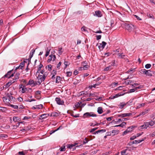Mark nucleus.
Masks as SVG:
<instances>
[{"instance_id": "f257e3e1", "label": "nucleus", "mask_w": 155, "mask_h": 155, "mask_svg": "<svg viewBox=\"0 0 155 155\" xmlns=\"http://www.w3.org/2000/svg\"><path fill=\"white\" fill-rule=\"evenodd\" d=\"M47 74L48 73L47 72H46L43 75L41 74L38 75V76L37 77V78L38 80L37 82L38 83V85H40L42 81H45Z\"/></svg>"}, {"instance_id": "f03ea898", "label": "nucleus", "mask_w": 155, "mask_h": 155, "mask_svg": "<svg viewBox=\"0 0 155 155\" xmlns=\"http://www.w3.org/2000/svg\"><path fill=\"white\" fill-rule=\"evenodd\" d=\"M21 88V92L22 93H24L26 92V93L29 92L31 93L32 92L31 88H26L25 86H23V87L21 86L20 88Z\"/></svg>"}, {"instance_id": "7ed1b4c3", "label": "nucleus", "mask_w": 155, "mask_h": 155, "mask_svg": "<svg viewBox=\"0 0 155 155\" xmlns=\"http://www.w3.org/2000/svg\"><path fill=\"white\" fill-rule=\"evenodd\" d=\"M97 116V115L94 114L93 112H86L83 115V117L84 118H89L91 117H96Z\"/></svg>"}, {"instance_id": "20e7f679", "label": "nucleus", "mask_w": 155, "mask_h": 155, "mask_svg": "<svg viewBox=\"0 0 155 155\" xmlns=\"http://www.w3.org/2000/svg\"><path fill=\"white\" fill-rule=\"evenodd\" d=\"M151 71L150 70H147L145 69H142L140 71V73L142 74H146L148 76H151L152 74L150 73Z\"/></svg>"}, {"instance_id": "39448f33", "label": "nucleus", "mask_w": 155, "mask_h": 155, "mask_svg": "<svg viewBox=\"0 0 155 155\" xmlns=\"http://www.w3.org/2000/svg\"><path fill=\"white\" fill-rule=\"evenodd\" d=\"M125 27L126 29L129 31H132L133 27L134 28H136V26L132 24H126Z\"/></svg>"}, {"instance_id": "423d86ee", "label": "nucleus", "mask_w": 155, "mask_h": 155, "mask_svg": "<svg viewBox=\"0 0 155 155\" xmlns=\"http://www.w3.org/2000/svg\"><path fill=\"white\" fill-rule=\"evenodd\" d=\"M106 44L107 43L106 42L102 41V43L97 44V45L98 46V47L100 50H102L104 48Z\"/></svg>"}, {"instance_id": "0eeeda50", "label": "nucleus", "mask_w": 155, "mask_h": 155, "mask_svg": "<svg viewBox=\"0 0 155 155\" xmlns=\"http://www.w3.org/2000/svg\"><path fill=\"white\" fill-rule=\"evenodd\" d=\"M55 100L56 101L58 105H63L64 104V101L61 100L60 98L56 97Z\"/></svg>"}, {"instance_id": "6e6552de", "label": "nucleus", "mask_w": 155, "mask_h": 155, "mask_svg": "<svg viewBox=\"0 0 155 155\" xmlns=\"http://www.w3.org/2000/svg\"><path fill=\"white\" fill-rule=\"evenodd\" d=\"M27 85H32V86L34 87L37 85H38V83L37 82L31 79L29 81Z\"/></svg>"}, {"instance_id": "1a4fd4ad", "label": "nucleus", "mask_w": 155, "mask_h": 155, "mask_svg": "<svg viewBox=\"0 0 155 155\" xmlns=\"http://www.w3.org/2000/svg\"><path fill=\"white\" fill-rule=\"evenodd\" d=\"M56 59V57L55 55L51 54L49 56V58L47 62H50L51 61H55Z\"/></svg>"}, {"instance_id": "9d476101", "label": "nucleus", "mask_w": 155, "mask_h": 155, "mask_svg": "<svg viewBox=\"0 0 155 155\" xmlns=\"http://www.w3.org/2000/svg\"><path fill=\"white\" fill-rule=\"evenodd\" d=\"M9 99V97H7V96L3 97L4 102L6 104H10L11 103V101H10Z\"/></svg>"}, {"instance_id": "9b49d317", "label": "nucleus", "mask_w": 155, "mask_h": 155, "mask_svg": "<svg viewBox=\"0 0 155 155\" xmlns=\"http://www.w3.org/2000/svg\"><path fill=\"white\" fill-rule=\"evenodd\" d=\"M43 105L41 104H39L37 105H35L33 106L32 109H37L38 110L41 109L42 108Z\"/></svg>"}, {"instance_id": "f8f14e48", "label": "nucleus", "mask_w": 155, "mask_h": 155, "mask_svg": "<svg viewBox=\"0 0 155 155\" xmlns=\"http://www.w3.org/2000/svg\"><path fill=\"white\" fill-rule=\"evenodd\" d=\"M95 15L98 17H101L102 16L101 12L99 10L96 11L95 12Z\"/></svg>"}, {"instance_id": "ddd939ff", "label": "nucleus", "mask_w": 155, "mask_h": 155, "mask_svg": "<svg viewBox=\"0 0 155 155\" xmlns=\"http://www.w3.org/2000/svg\"><path fill=\"white\" fill-rule=\"evenodd\" d=\"M6 96H7V97H9V100L11 101V103L12 101L13 102L14 101V99L15 98L13 97L12 95L11 94H6Z\"/></svg>"}, {"instance_id": "4468645a", "label": "nucleus", "mask_w": 155, "mask_h": 155, "mask_svg": "<svg viewBox=\"0 0 155 155\" xmlns=\"http://www.w3.org/2000/svg\"><path fill=\"white\" fill-rule=\"evenodd\" d=\"M128 151L127 149L123 150L121 152V155H130L129 153L127 152Z\"/></svg>"}, {"instance_id": "2eb2a0df", "label": "nucleus", "mask_w": 155, "mask_h": 155, "mask_svg": "<svg viewBox=\"0 0 155 155\" xmlns=\"http://www.w3.org/2000/svg\"><path fill=\"white\" fill-rule=\"evenodd\" d=\"M129 119V118L128 117L123 118L122 119H119L116 122L117 123H119L120 121H124L126 120H127Z\"/></svg>"}, {"instance_id": "dca6fc26", "label": "nucleus", "mask_w": 155, "mask_h": 155, "mask_svg": "<svg viewBox=\"0 0 155 155\" xmlns=\"http://www.w3.org/2000/svg\"><path fill=\"white\" fill-rule=\"evenodd\" d=\"M77 144L76 143L75 144H68V145L67 147L70 149L72 148L73 150H75V148L74 147H75V145Z\"/></svg>"}, {"instance_id": "f3484780", "label": "nucleus", "mask_w": 155, "mask_h": 155, "mask_svg": "<svg viewBox=\"0 0 155 155\" xmlns=\"http://www.w3.org/2000/svg\"><path fill=\"white\" fill-rule=\"evenodd\" d=\"M126 105H127L126 103L123 102L120 103L118 105L119 106V108H120L122 109Z\"/></svg>"}, {"instance_id": "a211bd4d", "label": "nucleus", "mask_w": 155, "mask_h": 155, "mask_svg": "<svg viewBox=\"0 0 155 155\" xmlns=\"http://www.w3.org/2000/svg\"><path fill=\"white\" fill-rule=\"evenodd\" d=\"M123 54V53L122 52L118 53L117 54L118 56V58H124V57L125 56V55Z\"/></svg>"}, {"instance_id": "6ab92c4d", "label": "nucleus", "mask_w": 155, "mask_h": 155, "mask_svg": "<svg viewBox=\"0 0 155 155\" xmlns=\"http://www.w3.org/2000/svg\"><path fill=\"white\" fill-rule=\"evenodd\" d=\"M49 116H50V114H45L41 115L40 117H41L42 119H43Z\"/></svg>"}, {"instance_id": "aec40b11", "label": "nucleus", "mask_w": 155, "mask_h": 155, "mask_svg": "<svg viewBox=\"0 0 155 155\" xmlns=\"http://www.w3.org/2000/svg\"><path fill=\"white\" fill-rule=\"evenodd\" d=\"M148 110H145L144 111L141 112L139 115L137 116V117L139 116L140 115H144L146 114H147L148 113Z\"/></svg>"}, {"instance_id": "412c9836", "label": "nucleus", "mask_w": 155, "mask_h": 155, "mask_svg": "<svg viewBox=\"0 0 155 155\" xmlns=\"http://www.w3.org/2000/svg\"><path fill=\"white\" fill-rule=\"evenodd\" d=\"M51 117H57L59 115V114L56 112H53L51 114H50Z\"/></svg>"}, {"instance_id": "4be33fe9", "label": "nucleus", "mask_w": 155, "mask_h": 155, "mask_svg": "<svg viewBox=\"0 0 155 155\" xmlns=\"http://www.w3.org/2000/svg\"><path fill=\"white\" fill-rule=\"evenodd\" d=\"M97 112L98 114H101L103 112L102 108L101 107H99L97 108Z\"/></svg>"}, {"instance_id": "5701e85b", "label": "nucleus", "mask_w": 155, "mask_h": 155, "mask_svg": "<svg viewBox=\"0 0 155 155\" xmlns=\"http://www.w3.org/2000/svg\"><path fill=\"white\" fill-rule=\"evenodd\" d=\"M61 79L59 76H57L55 79V82L56 83H59L61 81Z\"/></svg>"}, {"instance_id": "b1692460", "label": "nucleus", "mask_w": 155, "mask_h": 155, "mask_svg": "<svg viewBox=\"0 0 155 155\" xmlns=\"http://www.w3.org/2000/svg\"><path fill=\"white\" fill-rule=\"evenodd\" d=\"M58 54L59 55H61L63 53V50L62 49V48L61 47H59L58 48Z\"/></svg>"}, {"instance_id": "393cba45", "label": "nucleus", "mask_w": 155, "mask_h": 155, "mask_svg": "<svg viewBox=\"0 0 155 155\" xmlns=\"http://www.w3.org/2000/svg\"><path fill=\"white\" fill-rule=\"evenodd\" d=\"M7 110L6 107H0V110L2 112H5Z\"/></svg>"}, {"instance_id": "a878e982", "label": "nucleus", "mask_w": 155, "mask_h": 155, "mask_svg": "<svg viewBox=\"0 0 155 155\" xmlns=\"http://www.w3.org/2000/svg\"><path fill=\"white\" fill-rule=\"evenodd\" d=\"M134 81L132 80L127 81L124 82V83L126 85L130 84L131 83H133Z\"/></svg>"}, {"instance_id": "bb28decb", "label": "nucleus", "mask_w": 155, "mask_h": 155, "mask_svg": "<svg viewBox=\"0 0 155 155\" xmlns=\"http://www.w3.org/2000/svg\"><path fill=\"white\" fill-rule=\"evenodd\" d=\"M126 124V123L125 122H123L122 123V124L118 125L115 126L114 127H123L124 126H125V125Z\"/></svg>"}, {"instance_id": "cd10ccee", "label": "nucleus", "mask_w": 155, "mask_h": 155, "mask_svg": "<svg viewBox=\"0 0 155 155\" xmlns=\"http://www.w3.org/2000/svg\"><path fill=\"white\" fill-rule=\"evenodd\" d=\"M145 105V104L142 103L140 104H138V105L136 107V109H138L140 107H143Z\"/></svg>"}, {"instance_id": "c85d7f7f", "label": "nucleus", "mask_w": 155, "mask_h": 155, "mask_svg": "<svg viewBox=\"0 0 155 155\" xmlns=\"http://www.w3.org/2000/svg\"><path fill=\"white\" fill-rule=\"evenodd\" d=\"M134 99H130L128 102H127L126 103L127 105L128 106H130L132 104L133 101Z\"/></svg>"}, {"instance_id": "c756f323", "label": "nucleus", "mask_w": 155, "mask_h": 155, "mask_svg": "<svg viewBox=\"0 0 155 155\" xmlns=\"http://www.w3.org/2000/svg\"><path fill=\"white\" fill-rule=\"evenodd\" d=\"M35 50L34 49H33L31 51L30 53V58H31L33 56V54L35 53Z\"/></svg>"}, {"instance_id": "7c9ffc66", "label": "nucleus", "mask_w": 155, "mask_h": 155, "mask_svg": "<svg viewBox=\"0 0 155 155\" xmlns=\"http://www.w3.org/2000/svg\"><path fill=\"white\" fill-rule=\"evenodd\" d=\"M20 74L19 73H17L15 76V78H14L15 80L16 81L17 80L19 79V76H20Z\"/></svg>"}, {"instance_id": "2f4dec72", "label": "nucleus", "mask_w": 155, "mask_h": 155, "mask_svg": "<svg viewBox=\"0 0 155 155\" xmlns=\"http://www.w3.org/2000/svg\"><path fill=\"white\" fill-rule=\"evenodd\" d=\"M118 132V130H113L112 131V133L113 134V135H115L116 134H117Z\"/></svg>"}, {"instance_id": "473e14b6", "label": "nucleus", "mask_w": 155, "mask_h": 155, "mask_svg": "<svg viewBox=\"0 0 155 155\" xmlns=\"http://www.w3.org/2000/svg\"><path fill=\"white\" fill-rule=\"evenodd\" d=\"M13 120L14 121L16 122L18 121L19 120V118L18 117H13Z\"/></svg>"}, {"instance_id": "72a5a7b5", "label": "nucleus", "mask_w": 155, "mask_h": 155, "mask_svg": "<svg viewBox=\"0 0 155 155\" xmlns=\"http://www.w3.org/2000/svg\"><path fill=\"white\" fill-rule=\"evenodd\" d=\"M66 76L67 77H70L72 74V72L71 71H68L66 73Z\"/></svg>"}, {"instance_id": "f704fd0d", "label": "nucleus", "mask_w": 155, "mask_h": 155, "mask_svg": "<svg viewBox=\"0 0 155 155\" xmlns=\"http://www.w3.org/2000/svg\"><path fill=\"white\" fill-rule=\"evenodd\" d=\"M130 127H129L127 129V130H125L123 133V135H125V134H127V133L129 132H130V130H128L129 129H130Z\"/></svg>"}, {"instance_id": "c9c22d12", "label": "nucleus", "mask_w": 155, "mask_h": 155, "mask_svg": "<svg viewBox=\"0 0 155 155\" xmlns=\"http://www.w3.org/2000/svg\"><path fill=\"white\" fill-rule=\"evenodd\" d=\"M25 65L24 62H21L19 65V67H20V69H22V68L24 67Z\"/></svg>"}, {"instance_id": "e433bc0d", "label": "nucleus", "mask_w": 155, "mask_h": 155, "mask_svg": "<svg viewBox=\"0 0 155 155\" xmlns=\"http://www.w3.org/2000/svg\"><path fill=\"white\" fill-rule=\"evenodd\" d=\"M114 51L117 52V53H121L122 52V50L120 48H119V49H117L115 50V51Z\"/></svg>"}, {"instance_id": "4c0bfd02", "label": "nucleus", "mask_w": 155, "mask_h": 155, "mask_svg": "<svg viewBox=\"0 0 155 155\" xmlns=\"http://www.w3.org/2000/svg\"><path fill=\"white\" fill-rule=\"evenodd\" d=\"M89 140L87 138H85L84 139V140H83V144H84L87 143L89 141Z\"/></svg>"}, {"instance_id": "58836bf2", "label": "nucleus", "mask_w": 155, "mask_h": 155, "mask_svg": "<svg viewBox=\"0 0 155 155\" xmlns=\"http://www.w3.org/2000/svg\"><path fill=\"white\" fill-rule=\"evenodd\" d=\"M10 106L15 109H17L18 108V107L17 105H14L13 104H10Z\"/></svg>"}, {"instance_id": "ea45409f", "label": "nucleus", "mask_w": 155, "mask_h": 155, "mask_svg": "<svg viewBox=\"0 0 155 155\" xmlns=\"http://www.w3.org/2000/svg\"><path fill=\"white\" fill-rule=\"evenodd\" d=\"M11 83L10 82H8L5 85V88H8V87H9L11 85Z\"/></svg>"}, {"instance_id": "a19ab883", "label": "nucleus", "mask_w": 155, "mask_h": 155, "mask_svg": "<svg viewBox=\"0 0 155 155\" xmlns=\"http://www.w3.org/2000/svg\"><path fill=\"white\" fill-rule=\"evenodd\" d=\"M60 150L61 151H65V148L64 146H63L61 147L60 148Z\"/></svg>"}, {"instance_id": "79ce46f5", "label": "nucleus", "mask_w": 155, "mask_h": 155, "mask_svg": "<svg viewBox=\"0 0 155 155\" xmlns=\"http://www.w3.org/2000/svg\"><path fill=\"white\" fill-rule=\"evenodd\" d=\"M144 140H135L134 141L135 142V144H137L139 143L142 141H143Z\"/></svg>"}, {"instance_id": "37998d69", "label": "nucleus", "mask_w": 155, "mask_h": 155, "mask_svg": "<svg viewBox=\"0 0 155 155\" xmlns=\"http://www.w3.org/2000/svg\"><path fill=\"white\" fill-rule=\"evenodd\" d=\"M97 93H94L93 94L90 93L89 95V97L92 96H96L97 95Z\"/></svg>"}, {"instance_id": "c03bdc74", "label": "nucleus", "mask_w": 155, "mask_h": 155, "mask_svg": "<svg viewBox=\"0 0 155 155\" xmlns=\"http://www.w3.org/2000/svg\"><path fill=\"white\" fill-rule=\"evenodd\" d=\"M151 65L150 64H147L145 65V68L147 69L151 67Z\"/></svg>"}, {"instance_id": "a18cd8bd", "label": "nucleus", "mask_w": 155, "mask_h": 155, "mask_svg": "<svg viewBox=\"0 0 155 155\" xmlns=\"http://www.w3.org/2000/svg\"><path fill=\"white\" fill-rule=\"evenodd\" d=\"M98 128V127H95L94 128L92 129L91 130H90L89 131L90 133H92L94 132V131L97 130Z\"/></svg>"}, {"instance_id": "49530a36", "label": "nucleus", "mask_w": 155, "mask_h": 155, "mask_svg": "<svg viewBox=\"0 0 155 155\" xmlns=\"http://www.w3.org/2000/svg\"><path fill=\"white\" fill-rule=\"evenodd\" d=\"M89 67V66L87 65H84L83 67V69L84 70H87V69Z\"/></svg>"}, {"instance_id": "de8ad7c7", "label": "nucleus", "mask_w": 155, "mask_h": 155, "mask_svg": "<svg viewBox=\"0 0 155 155\" xmlns=\"http://www.w3.org/2000/svg\"><path fill=\"white\" fill-rule=\"evenodd\" d=\"M148 123L149 124V126L150 125V126H152L154 124V122L153 121H151L150 122H148Z\"/></svg>"}, {"instance_id": "09e8293b", "label": "nucleus", "mask_w": 155, "mask_h": 155, "mask_svg": "<svg viewBox=\"0 0 155 155\" xmlns=\"http://www.w3.org/2000/svg\"><path fill=\"white\" fill-rule=\"evenodd\" d=\"M136 91H137V88H134V89H130L129 90V92L130 93H132V92H133Z\"/></svg>"}, {"instance_id": "8fccbe9b", "label": "nucleus", "mask_w": 155, "mask_h": 155, "mask_svg": "<svg viewBox=\"0 0 155 155\" xmlns=\"http://www.w3.org/2000/svg\"><path fill=\"white\" fill-rule=\"evenodd\" d=\"M125 117H129L132 115V114L130 113H124Z\"/></svg>"}, {"instance_id": "3c124183", "label": "nucleus", "mask_w": 155, "mask_h": 155, "mask_svg": "<svg viewBox=\"0 0 155 155\" xmlns=\"http://www.w3.org/2000/svg\"><path fill=\"white\" fill-rule=\"evenodd\" d=\"M122 94H121L118 93V94H116L115 96H114V98H117L120 96H122Z\"/></svg>"}, {"instance_id": "603ef678", "label": "nucleus", "mask_w": 155, "mask_h": 155, "mask_svg": "<svg viewBox=\"0 0 155 155\" xmlns=\"http://www.w3.org/2000/svg\"><path fill=\"white\" fill-rule=\"evenodd\" d=\"M48 70L49 71H51L52 70V66L51 65H49L48 66Z\"/></svg>"}, {"instance_id": "864d4df0", "label": "nucleus", "mask_w": 155, "mask_h": 155, "mask_svg": "<svg viewBox=\"0 0 155 155\" xmlns=\"http://www.w3.org/2000/svg\"><path fill=\"white\" fill-rule=\"evenodd\" d=\"M97 132H98L99 133H104L106 132V130L105 129H102L99 130H97Z\"/></svg>"}, {"instance_id": "5fc2aeb1", "label": "nucleus", "mask_w": 155, "mask_h": 155, "mask_svg": "<svg viewBox=\"0 0 155 155\" xmlns=\"http://www.w3.org/2000/svg\"><path fill=\"white\" fill-rule=\"evenodd\" d=\"M65 65V68H66L67 67V66L69 65V64L68 63V61H65L64 62V63Z\"/></svg>"}, {"instance_id": "6e6d98bb", "label": "nucleus", "mask_w": 155, "mask_h": 155, "mask_svg": "<svg viewBox=\"0 0 155 155\" xmlns=\"http://www.w3.org/2000/svg\"><path fill=\"white\" fill-rule=\"evenodd\" d=\"M11 71H8L7 73L5 75L4 77H7V75H9V76L10 75L11 73Z\"/></svg>"}, {"instance_id": "4d7b16f0", "label": "nucleus", "mask_w": 155, "mask_h": 155, "mask_svg": "<svg viewBox=\"0 0 155 155\" xmlns=\"http://www.w3.org/2000/svg\"><path fill=\"white\" fill-rule=\"evenodd\" d=\"M57 72L56 71L53 70L51 72V74H52L53 76H55Z\"/></svg>"}, {"instance_id": "13d9d810", "label": "nucleus", "mask_w": 155, "mask_h": 155, "mask_svg": "<svg viewBox=\"0 0 155 155\" xmlns=\"http://www.w3.org/2000/svg\"><path fill=\"white\" fill-rule=\"evenodd\" d=\"M134 16L138 20H142V19L141 18H140L139 17H138V16L137 15H134Z\"/></svg>"}, {"instance_id": "bf43d9fd", "label": "nucleus", "mask_w": 155, "mask_h": 155, "mask_svg": "<svg viewBox=\"0 0 155 155\" xmlns=\"http://www.w3.org/2000/svg\"><path fill=\"white\" fill-rule=\"evenodd\" d=\"M35 101V100L34 99H31V100H30L29 99H28V100H25V101L27 102H31L32 101Z\"/></svg>"}, {"instance_id": "052dcab7", "label": "nucleus", "mask_w": 155, "mask_h": 155, "mask_svg": "<svg viewBox=\"0 0 155 155\" xmlns=\"http://www.w3.org/2000/svg\"><path fill=\"white\" fill-rule=\"evenodd\" d=\"M101 35H97L96 36V39L97 40L101 39Z\"/></svg>"}, {"instance_id": "680f3d73", "label": "nucleus", "mask_w": 155, "mask_h": 155, "mask_svg": "<svg viewBox=\"0 0 155 155\" xmlns=\"http://www.w3.org/2000/svg\"><path fill=\"white\" fill-rule=\"evenodd\" d=\"M86 27L85 26H83L81 28V30L82 31H86Z\"/></svg>"}, {"instance_id": "e2e57ef3", "label": "nucleus", "mask_w": 155, "mask_h": 155, "mask_svg": "<svg viewBox=\"0 0 155 155\" xmlns=\"http://www.w3.org/2000/svg\"><path fill=\"white\" fill-rule=\"evenodd\" d=\"M80 104L79 103H77L75 104V107H78L80 106Z\"/></svg>"}, {"instance_id": "0e129e2a", "label": "nucleus", "mask_w": 155, "mask_h": 155, "mask_svg": "<svg viewBox=\"0 0 155 155\" xmlns=\"http://www.w3.org/2000/svg\"><path fill=\"white\" fill-rule=\"evenodd\" d=\"M136 138V136H134L130 137V139L131 140H133Z\"/></svg>"}, {"instance_id": "69168bd1", "label": "nucleus", "mask_w": 155, "mask_h": 155, "mask_svg": "<svg viewBox=\"0 0 155 155\" xmlns=\"http://www.w3.org/2000/svg\"><path fill=\"white\" fill-rule=\"evenodd\" d=\"M78 71L77 70H75L74 72V74L75 75L78 74Z\"/></svg>"}, {"instance_id": "338daca9", "label": "nucleus", "mask_w": 155, "mask_h": 155, "mask_svg": "<svg viewBox=\"0 0 155 155\" xmlns=\"http://www.w3.org/2000/svg\"><path fill=\"white\" fill-rule=\"evenodd\" d=\"M17 99L18 101L20 102H21L23 101L22 98L20 97H18Z\"/></svg>"}, {"instance_id": "774afa93", "label": "nucleus", "mask_w": 155, "mask_h": 155, "mask_svg": "<svg viewBox=\"0 0 155 155\" xmlns=\"http://www.w3.org/2000/svg\"><path fill=\"white\" fill-rule=\"evenodd\" d=\"M19 155H24L23 151H20L18 153Z\"/></svg>"}]
</instances>
